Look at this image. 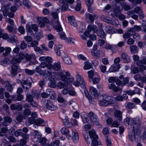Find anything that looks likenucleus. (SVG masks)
I'll return each mask as SVG.
<instances>
[{"mask_svg": "<svg viewBox=\"0 0 146 146\" xmlns=\"http://www.w3.org/2000/svg\"><path fill=\"white\" fill-rule=\"evenodd\" d=\"M10 5L9 4H6L2 7V9L3 10V15L5 16H7L8 14Z\"/></svg>", "mask_w": 146, "mask_h": 146, "instance_id": "nucleus-15", "label": "nucleus"}, {"mask_svg": "<svg viewBox=\"0 0 146 146\" xmlns=\"http://www.w3.org/2000/svg\"><path fill=\"white\" fill-rule=\"evenodd\" d=\"M137 65L143 64H145L146 65V58L143 57L141 60L137 62Z\"/></svg>", "mask_w": 146, "mask_h": 146, "instance_id": "nucleus-34", "label": "nucleus"}, {"mask_svg": "<svg viewBox=\"0 0 146 146\" xmlns=\"http://www.w3.org/2000/svg\"><path fill=\"white\" fill-rule=\"evenodd\" d=\"M128 31V32L125 33L123 35V38L124 39H128L132 35V34H131Z\"/></svg>", "mask_w": 146, "mask_h": 146, "instance_id": "nucleus-48", "label": "nucleus"}, {"mask_svg": "<svg viewBox=\"0 0 146 146\" xmlns=\"http://www.w3.org/2000/svg\"><path fill=\"white\" fill-rule=\"evenodd\" d=\"M131 72L134 74L138 73L140 70L138 67L135 66L134 65H131Z\"/></svg>", "mask_w": 146, "mask_h": 146, "instance_id": "nucleus-28", "label": "nucleus"}, {"mask_svg": "<svg viewBox=\"0 0 146 146\" xmlns=\"http://www.w3.org/2000/svg\"><path fill=\"white\" fill-rule=\"evenodd\" d=\"M109 87L110 89H112L115 92H117L119 90V88L117 87L116 86L115 84L112 83L109 84Z\"/></svg>", "mask_w": 146, "mask_h": 146, "instance_id": "nucleus-33", "label": "nucleus"}, {"mask_svg": "<svg viewBox=\"0 0 146 146\" xmlns=\"http://www.w3.org/2000/svg\"><path fill=\"white\" fill-rule=\"evenodd\" d=\"M11 98L13 101H21L23 98V96L21 94L13 95L11 96Z\"/></svg>", "mask_w": 146, "mask_h": 146, "instance_id": "nucleus-24", "label": "nucleus"}, {"mask_svg": "<svg viewBox=\"0 0 146 146\" xmlns=\"http://www.w3.org/2000/svg\"><path fill=\"white\" fill-rule=\"evenodd\" d=\"M7 41L9 42H15L17 41V37L15 35L13 36L12 37L9 36Z\"/></svg>", "mask_w": 146, "mask_h": 146, "instance_id": "nucleus-38", "label": "nucleus"}, {"mask_svg": "<svg viewBox=\"0 0 146 146\" xmlns=\"http://www.w3.org/2000/svg\"><path fill=\"white\" fill-rule=\"evenodd\" d=\"M130 48L131 52L133 53L137 52L138 50V48L135 45L130 46Z\"/></svg>", "mask_w": 146, "mask_h": 146, "instance_id": "nucleus-31", "label": "nucleus"}, {"mask_svg": "<svg viewBox=\"0 0 146 146\" xmlns=\"http://www.w3.org/2000/svg\"><path fill=\"white\" fill-rule=\"evenodd\" d=\"M24 118V115L22 114L19 115L17 117V120L19 122L22 121L23 119Z\"/></svg>", "mask_w": 146, "mask_h": 146, "instance_id": "nucleus-53", "label": "nucleus"}, {"mask_svg": "<svg viewBox=\"0 0 146 146\" xmlns=\"http://www.w3.org/2000/svg\"><path fill=\"white\" fill-rule=\"evenodd\" d=\"M135 107V105L134 104L129 102L128 103L126 107L129 109H132L134 108Z\"/></svg>", "mask_w": 146, "mask_h": 146, "instance_id": "nucleus-59", "label": "nucleus"}, {"mask_svg": "<svg viewBox=\"0 0 146 146\" xmlns=\"http://www.w3.org/2000/svg\"><path fill=\"white\" fill-rule=\"evenodd\" d=\"M89 133L92 140V145L93 146H97L99 144L97 140L98 139V135L94 129H92L89 131Z\"/></svg>", "mask_w": 146, "mask_h": 146, "instance_id": "nucleus-6", "label": "nucleus"}, {"mask_svg": "<svg viewBox=\"0 0 146 146\" xmlns=\"http://www.w3.org/2000/svg\"><path fill=\"white\" fill-rule=\"evenodd\" d=\"M21 84L24 89L26 90L31 87V83L28 80H23L21 82Z\"/></svg>", "mask_w": 146, "mask_h": 146, "instance_id": "nucleus-13", "label": "nucleus"}, {"mask_svg": "<svg viewBox=\"0 0 146 146\" xmlns=\"http://www.w3.org/2000/svg\"><path fill=\"white\" fill-rule=\"evenodd\" d=\"M133 38L136 40H139L140 39V35L137 33H135L132 34Z\"/></svg>", "mask_w": 146, "mask_h": 146, "instance_id": "nucleus-60", "label": "nucleus"}, {"mask_svg": "<svg viewBox=\"0 0 146 146\" xmlns=\"http://www.w3.org/2000/svg\"><path fill=\"white\" fill-rule=\"evenodd\" d=\"M0 64L4 66H5L8 64V61L6 58H4L1 61Z\"/></svg>", "mask_w": 146, "mask_h": 146, "instance_id": "nucleus-44", "label": "nucleus"}, {"mask_svg": "<svg viewBox=\"0 0 146 146\" xmlns=\"http://www.w3.org/2000/svg\"><path fill=\"white\" fill-rule=\"evenodd\" d=\"M64 125L67 127H70L72 125V124L69 121V119L67 117L64 118L62 119Z\"/></svg>", "mask_w": 146, "mask_h": 146, "instance_id": "nucleus-26", "label": "nucleus"}, {"mask_svg": "<svg viewBox=\"0 0 146 146\" xmlns=\"http://www.w3.org/2000/svg\"><path fill=\"white\" fill-rule=\"evenodd\" d=\"M59 141L56 140L51 144V146H59Z\"/></svg>", "mask_w": 146, "mask_h": 146, "instance_id": "nucleus-64", "label": "nucleus"}, {"mask_svg": "<svg viewBox=\"0 0 146 146\" xmlns=\"http://www.w3.org/2000/svg\"><path fill=\"white\" fill-rule=\"evenodd\" d=\"M100 105L106 106L113 103V100L110 96H100L98 97Z\"/></svg>", "mask_w": 146, "mask_h": 146, "instance_id": "nucleus-4", "label": "nucleus"}, {"mask_svg": "<svg viewBox=\"0 0 146 146\" xmlns=\"http://www.w3.org/2000/svg\"><path fill=\"white\" fill-rule=\"evenodd\" d=\"M65 55V56H64L63 57L64 62L67 64H71L72 63L70 57L67 55Z\"/></svg>", "mask_w": 146, "mask_h": 146, "instance_id": "nucleus-32", "label": "nucleus"}, {"mask_svg": "<svg viewBox=\"0 0 146 146\" xmlns=\"http://www.w3.org/2000/svg\"><path fill=\"white\" fill-rule=\"evenodd\" d=\"M48 86L50 88H54L56 86V84L54 81L50 80L48 84Z\"/></svg>", "mask_w": 146, "mask_h": 146, "instance_id": "nucleus-49", "label": "nucleus"}, {"mask_svg": "<svg viewBox=\"0 0 146 146\" xmlns=\"http://www.w3.org/2000/svg\"><path fill=\"white\" fill-rule=\"evenodd\" d=\"M130 125H133V131L136 133H139L141 120L139 118H131Z\"/></svg>", "mask_w": 146, "mask_h": 146, "instance_id": "nucleus-2", "label": "nucleus"}, {"mask_svg": "<svg viewBox=\"0 0 146 146\" xmlns=\"http://www.w3.org/2000/svg\"><path fill=\"white\" fill-rule=\"evenodd\" d=\"M14 3L15 5L17 7H19L22 5V3L20 0H14Z\"/></svg>", "mask_w": 146, "mask_h": 146, "instance_id": "nucleus-56", "label": "nucleus"}, {"mask_svg": "<svg viewBox=\"0 0 146 146\" xmlns=\"http://www.w3.org/2000/svg\"><path fill=\"white\" fill-rule=\"evenodd\" d=\"M4 122L2 123V124L4 126H7L12 122V119L9 117L6 116L4 117Z\"/></svg>", "mask_w": 146, "mask_h": 146, "instance_id": "nucleus-19", "label": "nucleus"}, {"mask_svg": "<svg viewBox=\"0 0 146 146\" xmlns=\"http://www.w3.org/2000/svg\"><path fill=\"white\" fill-rule=\"evenodd\" d=\"M61 46L58 45V46H56L55 48V50L56 52L57 55L58 56H60L61 55L60 49Z\"/></svg>", "mask_w": 146, "mask_h": 146, "instance_id": "nucleus-45", "label": "nucleus"}, {"mask_svg": "<svg viewBox=\"0 0 146 146\" xmlns=\"http://www.w3.org/2000/svg\"><path fill=\"white\" fill-rule=\"evenodd\" d=\"M42 68L40 66H37L36 67V69L35 70V72L39 74V75L42 76L43 74V70L41 69Z\"/></svg>", "mask_w": 146, "mask_h": 146, "instance_id": "nucleus-35", "label": "nucleus"}, {"mask_svg": "<svg viewBox=\"0 0 146 146\" xmlns=\"http://www.w3.org/2000/svg\"><path fill=\"white\" fill-rule=\"evenodd\" d=\"M74 17L69 16L68 19L69 22L72 26L74 27H76L77 26V23L75 19H74Z\"/></svg>", "mask_w": 146, "mask_h": 146, "instance_id": "nucleus-23", "label": "nucleus"}, {"mask_svg": "<svg viewBox=\"0 0 146 146\" xmlns=\"http://www.w3.org/2000/svg\"><path fill=\"white\" fill-rule=\"evenodd\" d=\"M89 116L92 121L96 125H100L99 120L97 115L93 112L89 113Z\"/></svg>", "mask_w": 146, "mask_h": 146, "instance_id": "nucleus-9", "label": "nucleus"}, {"mask_svg": "<svg viewBox=\"0 0 146 146\" xmlns=\"http://www.w3.org/2000/svg\"><path fill=\"white\" fill-rule=\"evenodd\" d=\"M47 139L45 137H40L37 139L36 141L37 143H40V144L43 146L46 144Z\"/></svg>", "mask_w": 146, "mask_h": 146, "instance_id": "nucleus-25", "label": "nucleus"}, {"mask_svg": "<svg viewBox=\"0 0 146 146\" xmlns=\"http://www.w3.org/2000/svg\"><path fill=\"white\" fill-rule=\"evenodd\" d=\"M60 131L62 134L65 135H67L69 133V131L68 129L66 127L62 128L61 129Z\"/></svg>", "mask_w": 146, "mask_h": 146, "instance_id": "nucleus-39", "label": "nucleus"}, {"mask_svg": "<svg viewBox=\"0 0 146 146\" xmlns=\"http://www.w3.org/2000/svg\"><path fill=\"white\" fill-rule=\"evenodd\" d=\"M25 71L26 73L30 75H32L35 72V70H30L27 69H25Z\"/></svg>", "mask_w": 146, "mask_h": 146, "instance_id": "nucleus-58", "label": "nucleus"}, {"mask_svg": "<svg viewBox=\"0 0 146 146\" xmlns=\"http://www.w3.org/2000/svg\"><path fill=\"white\" fill-rule=\"evenodd\" d=\"M93 33H96L97 31V27L95 25H89L87 28V32L84 33L85 35L87 37H89L90 39L92 40H95L96 39V35L94 34L91 35L90 33L92 31Z\"/></svg>", "mask_w": 146, "mask_h": 146, "instance_id": "nucleus-3", "label": "nucleus"}, {"mask_svg": "<svg viewBox=\"0 0 146 146\" xmlns=\"http://www.w3.org/2000/svg\"><path fill=\"white\" fill-rule=\"evenodd\" d=\"M26 100V101L30 102L33 101V96L27 93V98Z\"/></svg>", "mask_w": 146, "mask_h": 146, "instance_id": "nucleus-47", "label": "nucleus"}, {"mask_svg": "<svg viewBox=\"0 0 146 146\" xmlns=\"http://www.w3.org/2000/svg\"><path fill=\"white\" fill-rule=\"evenodd\" d=\"M76 81L73 83V84L76 87L80 86L83 88H85V83L83 78L79 74H78L76 76Z\"/></svg>", "mask_w": 146, "mask_h": 146, "instance_id": "nucleus-7", "label": "nucleus"}, {"mask_svg": "<svg viewBox=\"0 0 146 146\" xmlns=\"http://www.w3.org/2000/svg\"><path fill=\"white\" fill-rule=\"evenodd\" d=\"M49 67L50 69H53L54 70L58 71L61 68L60 63V62H55L53 65L50 64Z\"/></svg>", "mask_w": 146, "mask_h": 146, "instance_id": "nucleus-12", "label": "nucleus"}, {"mask_svg": "<svg viewBox=\"0 0 146 146\" xmlns=\"http://www.w3.org/2000/svg\"><path fill=\"white\" fill-rule=\"evenodd\" d=\"M51 69L46 68L45 70H43V74L42 76L46 77H50L52 74L51 71L50 70Z\"/></svg>", "mask_w": 146, "mask_h": 146, "instance_id": "nucleus-27", "label": "nucleus"}, {"mask_svg": "<svg viewBox=\"0 0 146 146\" xmlns=\"http://www.w3.org/2000/svg\"><path fill=\"white\" fill-rule=\"evenodd\" d=\"M52 15L53 19L52 21V24L54 28L56 30H60L62 29V27L58 21V14L56 12L52 13Z\"/></svg>", "mask_w": 146, "mask_h": 146, "instance_id": "nucleus-5", "label": "nucleus"}, {"mask_svg": "<svg viewBox=\"0 0 146 146\" xmlns=\"http://www.w3.org/2000/svg\"><path fill=\"white\" fill-rule=\"evenodd\" d=\"M46 108L51 111H54L57 108V107L53 105L52 103L50 100H47L46 104Z\"/></svg>", "mask_w": 146, "mask_h": 146, "instance_id": "nucleus-11", "label": "nucleus"}, {"mask_svg": "<svg viewBox=\"0 0 146 146\" xmlns=\"http://www.w3.org/2000/svg\"><path fill=\"white\" fill-rule=\"evenodd\" d=\"M23 133L21 132V129H19L16 131L15 132V135L16 137L19 136H21Z\"/></svg>", "mask_w": 146, "mask_h": 146, "instance_id": "nucleus-61", "label": "nucleus"}, {"mask_svg": "<svg viewBox=\"0 0 146 146\" xmlns=\"http://www.w3.org/2000/svg\"><path fill=\"white\" fill-rule=\"evenodd\" d=\"M81 116L83 122L84 123H87L88 121V119L86 117L87 115L86 114V113L83 112L81 113Z\"/></svg>", "mask_w": 146, "mask_h": 146, "instance_id": "nucleus-40", "label": "nucleus"}, {"mask_svg": "<svg viewBox=\"0 0 146 146\" xmlns=\"http://www.w3.org/2000/svg\"><path fill=\"white\" fill-rule=\"evenodd\" d=\"M44 121L41 118H39L36 120L35 123L36 125H39L42 124L44 123Z\"/></svg>", "mask_w": 146, "mask_h": 146, "instance_id": "nucleus-57", "label": "nucleus"}, {"mask_svg": "<svg viewBox=\"0 0 146 146\" xmlns=\"http://www.w3.org/2000/svg\"><path fill=\"white\" fill-rule=\"evenodd\" d=\"M129 78H124L122 81L121 83V86H125L127 83L129 81Z\"/></svg>", "mask_w": 146, "mask_h": 146, "instance_id": "nucleus-52", "label": "nucleus"}, {"mask_svg": "<svg viewBox=\"0 0 146 146\" xmlns=\"http://www.w3.org/2000/svg\"><path fill=\"white\" fill-rule=\"evenodd\" d=\"M138 133H135V132L133 131V134L131 133L129 134V139L131 140V141H133L134 140V139H135V135H138Z\"/></svg>", "mask_w": 146, "mask_h": 146, "instance_id": "nucleus-46", "label": "nucleus"}, {"mask_svg": "<svg viewBox=\"0 0 146 146\" xmlns=\"http://www.w3.org/2000/svg\"><path fill=\"white\" fill-rule=\"evenodd\" d=\"M72 138L74 143H77L78 140L79 136L78 132L76 131H72Z\"/></svg>", "mask_w": 146, "mask_h": 146, "instance_id": "nucleus-22", "label": "nucleus"}, {"mask_svg": "<svg viewBox=\"0 0 146 146\" xmlns=\"http://www.w3.org/2000/svg\"><path fill=\"white\" fill-rule=\"evenodd\" d=\"M34 137L35 138L38 139L42 136L41 134H39L38 131L35 130L34 131Z\"/></svg>", "mask_w": 146, "mask_h": 146, "instance_id": "nucleus-55", "label": "nucleus"}, {"mask_svg": "<svg viewBox=\"0 0 146 146\" xmlns=\"http://www.w3.org/2000/svg\"><path fill=\"white\" fill-rule=\"evenodd\" d=\"M141 29V27L140 26L135 25L133 27L131 28L128 30V31L130 32H139Z\"/></svg>", "mask_w": 146, "mask_h": 146, "instance_id": "nucleus-20", "label": "nucleus"}, {"mask_svg": "<svg viewBox=\"0 0 146 146\" xmlns=\"http://www.w3.org/2000/svg\"><path fill=\"white\" fill-rule=\"evenodd\" d=\"M25 58L27 60H29L32 58L35 59L36 57L34 54L32 53L30 55L29 54H26Z\"/></svg>", "mask_w": 146, "mask_h": 146, "instance_id": "nucleus-43", "label": "nucleus"}, {"mask_svg": "<svg viewBox=\"0 0 146 146\" xmlns=\"http://www.w3.org/2000/svg\"><path fill=\"white\" fill-rule=\"evenodd\" d=\"M105 139L107 146H111V142L110 139L109 138V137H108V135L105 136Z\"/></svg>", "mask_w": 146, "mask_h": 146, "instance_id": "nucleus-42", "label": "nucleus"}, {"mask_svg": "<svg viewBox=\"0 0 146 146\" xmlns=\"http://www.w3.org/2000/svg\"><path fill=\"white\" fill-rule=\"evenodd\" d=\"M98 36L102 38H104L106 37V35L104 31L102 29L99 30L98 33Z\"/></svg>", "mask_w": 146, "mask_h": 146, "instance_id": "nucleus-37", "label": "nucleus"}, {"mask_svg": "<svg viewBox=\"0 0 146 146\" xmlns=\"http://www.w3.org/2000/svg\"><path fill=\"white\" fill-rule=\"evenodd\" d=\"M130 120L131 118H126L124 121V123L125 125L126 126H127L129 125V124L130 125Z\"/></svg>", "mask_w": 146, "mask_h": 146, "instance_id": "nucleus-62", "label": "nucleus"}, {"mask_svg": "<svg viewBox=\"0 0 146 146\" xmlns=\"http://www.w3.org/2000/svg\"><path fill=\"white\" fill-rule=\"evenodd\" d=\"M135 13L133 11H130L127 12V14L133 19L136 20L138 19V16L135 15Z\"/></svg>", "mask_w": 146, "mask_h": 146, "instance_id": "nucleus-30", "label": "nucleus"}, {"mask_svg": "<svg viewBox=\"0 0 146 146\" xmlns=\"http://www.w3.org/2000/svg\"><path fill=\"white\" fill-rule=\"evenodd\" d=\"M23 112L25 115H29L31 113V111L29 109H25L24 110Z\"/></svg>", "mask_w": 146, "mask_h": 146, "instance_id": "nucleus-63", "label": "nucleus"}, {"mask_svg": "<svg viewBox=\"0 0 146 146\" xmlns=\"http://www.w3.org/2000/svg\"><path fill=\"white\" fill-rule=\"evenodd\" d=\"M90 93L91 96H94V97L98 96V94L96 89L93 87L90 86Z\"/></svg>", "mask_w": 146, "mask_h": 146, "instance_id": "nucleus-21", "label": "nucleus"}, {"mask_svg": "<svg viewBox=\"0 0 146 146\" xmlns=\"http://www.w3.org/2000/svg\"><path fill=\"white\" fill-rule=\"evenodd\" d=\"M25 57V56L23 54L20 53L16 57L13 58L12 59L11 63L13 65L11 67V73L13 76H15L17 75V71L18 68V64Z\"/></svg>", "mask_w": 146, "mask_h": 146, "instance_id": "nucleus-1", "label": "nucleus"}, {"mask_svg": "<svg viewBox=\"0 0 146 146\" xmlns=\"http://www.w3.org/2000/svg\"><path fill=\"white\" fill-rule=\"evenodd\" d=\"M50 65V63L47 64L45 62H43L40 64V66L42 68H44L46 67H47V68H48V69H50L49 67Z\"/></svg>", "mask_w": 146, "mask_h": 146, "instance_id": "nucleus-50", "label": "nucleus"}, {"mask_svg": "<svg viewBox=\"0 0 146 146\" xmlns=\"http://www.w3.org/2000/svg\"><path fill=\"white\" fill-rule=\"evenodd\" d=\"M113 27H112L110 26H107L106 27L105 30L106 33H110L113 30Z\"/></svg>", "mask_w": 146, "mask_h": 146, "instance_id": "nucleus-51", "label": "nucleus"}, {"mask_svg": "<svg viewBox=\"0 0 146 146\" xmlns=\"http://www.w3.org/2000/svg\"><path fill=\"white\" fill-rule=\"evenodd\" d=\"M66 75L68 77L70 76V73L67 71L65 72L63 70L59 73V75L60 76L61 80L64 82H66L68 79Z\"/></svg>", "mask_w": 146, "mask_h": 146, "instance_id": "nucleus-10", "label": "nucleus"}, {"mask_svg": "<svg viewBox=\"0 0 146 146\" xmlns=\"http://www.w3.org/2000/svg\"><path fill=\"white\" fill-rule=\"evenodd\" d=\"M92 56L96 59H98L100 57L99 51L97 50L96 48H94L92 51Z\"/></svg>", "mask_w": 146, "mask_h": 146, "instance_id": "nucleus-16", "label": "nucleus"}, {"mask_svg": "<svg viewBox=\"0 0 146 146\" xmlns=\"http://www.w3.org/2000/svg\"><path fill=\"white\" fill-rule=\"evenodd\" d=\"M62 29L60 30H57L59 32L58 34L60 35L61 39L65 40L68 43L72 42L74 43V40L71 38H67L66 37L65 33L61 31H62Z\"/></svg>", "mask_w": 146, "mask_h": 146, "instance_id": "nucleus-8", "label": "nucleus"}, {"mask_svg": "<svg viewBox=\"0 0 146 146\" xmlns=\"http://www.w3.org/2000/svg\"><path fill=\"white\" fill-rule=\"evenodd\" d=\"M5 52L3 53L4 56H7L10 52L11 49L10 47H7L5 48Z\"/></svg>", "mask_w": 146, "mask_h": 146, "instance_id": "nucleus-54", "label": "nucleus"}, {"mask_svg": "<svg viewBox=\"0 0 146 146\" xmlns=\"http://www.w3.org/2000/svg\"><path fill=\"white\" fill-rule=\"evenodd\" d=\"M122 112L118 110H116L114 112V115L119 120L122 119Z\"/></svg>", "mask_w": 146, "mask_h": 146, "instance_id": "nucleus-29", "label": "nucleus"}, {"mask_svg": "<svg viewBox=\"0 0 146 146\" xmlns=\"http://www.w3.org/2000/svg\"><path fill=\"white\" fill-rule=\"evenodd\" d=\"M121 58L124 63H128L130 61L129 57L126 53H122L121 54Z\"/></svg>", "mask_w": 146, "mask_h": 146, "instance_id": "nucleus-18", "label": "nucleus"}, {"mask_svg": "<svg viewBox=\"0 0 146 146\" xmlns=\"http://www.w3.org/2000/svg\"><path fill=\"white\" fill-rule=\"evenodd\" d=\"M46 92L48 96H50V99L53 100H55L56 99V94L52 90L48 89L46 90Z\"/></svg>", "mask_w": 146, "mask_h": 146, "instance_id": "nucleus-14", "label": "nucleus"}, {"mask_svg": "<svg viewBox=\"0 0 146 146\" xmlns=\"http://www.w3.org/2000/svg\"><path fill=\"white\" fill-rule=\"evenodd\" d=\"M11 109L13 110H21L23 108L22 106L20 104H12L10 107Z\"/></svg>", "mask_w": 146, "mask_h": 146, "instance_id": "nucleus-17", "label": "nucleus"}, {"mask_svg": "<svg viewBox=\"0 0 146 146\" xmlns=\"http://www.w3.org/2000/svg\"><path fill=\"white\" fill-rule=\"evenodd\" d=\"M84 67L85 70H88L92 68V66L91 64L88 62H86L84 63Z\"/></svg>", "mask_w": 146, "mask_h": 146, "instance_id": "nucleus-36", "label": "nucleus"}, {"mask_svg": "<svg viewBox=\"0 0 146 146\" xmlns=\"http://www.w3.org/2000/svg\"><path fill=\"white\" fill-rule=\"evenodd\" d=\"M74 2V0H60L59 3L61 4L65 3L72 4Z\"/></svg>", "mask_w": 146, "mask_h": 146, "instance_id": "nucleus-41", "label": "nucleus"}]
</instances>
